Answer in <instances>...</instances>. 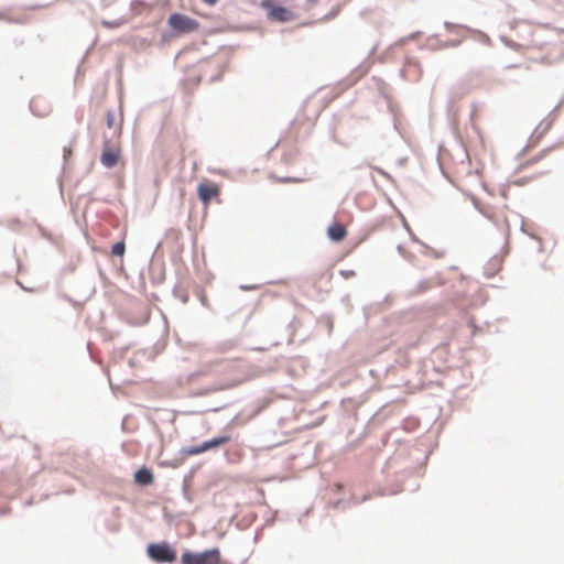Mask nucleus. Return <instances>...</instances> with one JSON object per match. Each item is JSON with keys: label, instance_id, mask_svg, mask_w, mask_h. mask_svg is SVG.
I'll use <instances>...</instances> for the list:
<instances>
[{"label": "nucleus", "instance_id": "nucleus-1", "mask_svg": "<svg viewBox=\"0 0 564 564\" xmlns=\"http://www.w3.org/2000/svg\"><path fill=\"white\" fill-rule=\"evenodd\" d=\"M290 0H261L260 7L267 11V18L275 22H290L296 19L293 10L284 7Z\"/></svg>", "mask_w": 564, "mask_h": 564}, {"label": "nucleus", "instance_id": "nucleus-2", "mask_svg": "<svg viewBox=\"0 0 564 564\" xmlns=\"http://www.w3.org/2000/svg\"><path fill=\"white\" fill-rule=\"evenodd\" d=\"M219 549H210L200 553L185 551L181 556L182 564H220Z\"/></svg>", "mask_w": 564, "mask_h": 564}, {"label": "nucleus", "instance_id": "nucleus-3", "mask_svg": "<svg viewBox=\"0 0 564 564\" xmlns=\"http://www.w3.org/2000/svg\"><path fill=\"white\" fill-rule=\"evenodd\" d=\"M167 24L175 35L196 32L199 29V23L195 19L182 13L171 14Z\"/></svg>", "mask_w": 564, "mask_h": 564}, {"label": "nucleus", "instance_id": "nucleus-4", "mask_svg": "<svg viewBox=\"0 0 564 564\" xmlns=\"http://www.w3.org/2000/svg\"><path fill=\"white\" fill-rule=\"evenodd\" d=\"M147 552L158 563H172L176 560V551L165 542L150 544Z\"/></svg>", "mask_w": 564, "mask_h": 564}, {"label": "nucleus", "instance_id": "nucleus-5", "mask_svg": "<svg viewBox=\"0 0 564 564\" xmlns=\"http://www.w3.org/2000/svg\"><path fill=\"white\" fill-rule=\"evenodd\" d=\"M121 158V149L118 143L105 142L100 161L104 166L111 169L116 166Z\"/></svg>", "mask_w": 564, "mask_h": 564}, {"label": "nucleus", "instance_id": "nucleus-6", "mask_svg": "<svg viewBox=\"0 0 564 564\" xmlns=\"http://www.w3.org/2000/svg\"><path fill=\"white\" fill-rule=\"evenodd\" d=\"M230 440L231 438L228 435L215 437L213 440L204 442L199 446H192V447L184 448L183 453L185 455H188V456L198 455V454H202V453H204L206 451H209L212 448H215V447H218L220 445H224V444L228 443Z\"/></svg>", "mask_w": 564, "mask_h": 564}, {"label": "nucleus", "instance_id": "nucleus-7", "mask_svg": "<svg viewBox=\"0 0 564 564\" xmlns=\"http://www.w3.org/2000/svg\"><path fill=\"white\" fill-rule=\"evenodd\" d=\"M197 194L200 202L208 206L212 199H217L220 194V188L217 184L206 181L197 186Z\"/></svg>", "mask_w": 564, "mask_h": 564}, {"label": "nucleus", "instance_id": "nucleus-8", "mask_svg": "<svg viewBox=\"0 0 564 564\" xmlns=\"http://www.w3.org/2000/svg\"><path fill=\"white\" fill-rule=\"evenodd\" d=\"M327 235L333 241L339 242L347 236V230L343 225L336 223L328 227Z\"/></svg>", "mask_w": 564, "mask_h": 564}, {"label": "nucleus", "instance_id": "nucleus-9", "mask_svg": "<svg viewBox=\"0 0 564 564\" xmlns=\"http://www.w3.org/2000/svg\"><path fill=\"white\" fill-rule=\"evenodd\" d=\"M154 477L150 469L143 467L134 474V481L141 486H149L153 482Z\"/></svg>", "mask_w": 564, "mask_h": 564}, {"label": "nucleus", "instance_id": "nucleus-10", "mask_svg": "<svg viewBox=\"0 0 564 564\" xmlns=\"http://www.w3.org/2000/svg\"><path fill=\"white\" fill-rule=\"evenodd\" d=\"M126 251V245L123 241L115 243L111 248V254L116 257H122Z\"/></svg>", "mask_w": 564, "mask_h": 564}, {"label": "nucleus", "instance_id": "nucleus-11", "mask_svg": "<svg viewBox=\"0 0 564 564\" xmlns=\"http://www.w3.org/2000/svg\"><path fill=\"white\" fill-rule=\"evenodd\" d=\"M340 274L345 278V279H349L351 276L355 275V272L352 270H341L340 271Z\"/></svg>", "mask_w": 564, "mask_h": 564}, {"label": "nucleus", "instance_id": "nucleus-12", "mask_svg": "<svg viewBox=\"0 0 564 564\" xmlns=\"http://www.w3.org/2000/svg\"><path fill=\"white\" fill-rule=\"evenodd\" d=\"M102 24H104L105 26H107V28H117V26H119V25H120V23H119V22H106V21H105V22H102Z\"/></svg>", "mask_w": 564, "mask_h": 564}, {"label": "nucleus", "instance_id": "nucleus-13", "mask_svg": "<svg viewBox=\"0 0 564 564\" xmlns=\"http://www.w3.org/2000/svg\"><path fill=\"white\" fill-rule=\"evenodd\" d=\"M112 124H113V117L110 113H108V126L111 128Z\"/></svg>", "mask_w": 564, "mask_h": 564}, {"label": "nucleus", "instance_id": "nucleus-14", "mask_svg": "<svg viewBox=\"0 0 564 564\" xmlns=\"http://www.w3.org/2000/svg\"><path fill=\"white\" fill-rule=\"evenodd\" d=\"M70 154H72V150H70V149L65 148V149H64V156H65V158H67V156H68V155H70Z\"/></svg>", "mask_w": 564, "mask_h": 564}, {"label": "nucleus", "instance_id": "nucleus-15", "mask_svg": "<svg viewBox=\"0 0 564 564\" xmlns=\"http://www.w3.org/2000/svg\"><path fill=\"white\" fill-rule=\"evenodd\" d=\"M205 3L213 6L217 2V0H203Z\"/></svg>", "mask_w": 564, "mask_h": 564}]
</instances>
